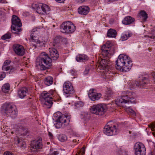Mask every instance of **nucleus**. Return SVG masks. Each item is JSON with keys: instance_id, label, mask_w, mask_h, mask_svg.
<instances>
[{"instance_id": "obj_2", "label": "nucleus", "mask_w": 155, "mask_h": 155, "mask_svg": "<svg viewBox=\"0 0 155 155\" xmlns=\"http://www.w3.org/2000/svg\"><path fill=\"white\" fill-rule=\"evenodd\" d=\"M136 94L131 91H122L120 97L117 98L116 101V104L119 106L127 107L124 105L126 103H136Z\"/></svg>"}, {"instance_id": "obj_48", "label": "nucleus", "mask_w": 155, "mask_h": 155, "mask_svg": "<svg viewBox=\"0 0 155 155\" xmlns=\"http://www.w3.org/2000/svg\"><path fill=\"white\" fill-rule=\"evenodd\" d=\"M48 134L49 136L50 139H51L53 138V135L50 132H49Z\"/></svg>"}, {"instance_id": "obj_22", "label": "nucleus", "mask_w": 155, "mask_h": 155, "mask_svg": "<svg viewBox=\"0 0 155 155\" xmlns=\"http://www.w3.org/2000/svg\"><path fill=\"white\" fill-rule=\"evenodd\" d=\"M78 12L80 14L86 15L87 13V6L83 5L80 6L78 9Z\"/></svg>"}, {"instance_id": "obj_28", "label": "nucleus", "mask_w": 155, "mask_h": 155, "mask_svg": "<svg viewBox=\"0 0 155 155\" xmlns=\"http://www.w3.org/2000/svg\"><path fill=\"white\" fill-rule=\"evenodd\" d=\"M87 57V56L86 55H85L84 54H80L76 56V59L78 62H83L86 60Z\"/></svg>"}, {"instance_id": "obj_31", "label": "nucleus", "mask_w": 155, "mask_h": 155, "mask_svg": "<svg viewBox=\"0 0 155 155\" xmlns=\"http://www.w3.org/2000/svg\"><path fill=\"white\" fill-rule=\"evenodd\" d=\"M10 89V85L8 83L4 84L2 87V90L5 93H7Z\"/></svg>"}, {"instance_id": "obj_52", "label": "nucleus", "mask_w": 155, "mask_h": 155, "mask_svg": "<svg viewBox=\"0 0 155 155\" xmlns=\"http://www.w3.org/2000/svg\"><path fill=\"white\" fill-rule=\"evenodd\" d=\"M114 21V20L113 19H111L109 21V22L110 24H111L113 23V21Z\"/></svg>"}, {"instance_id": "obj_42", "label": "nucleus", "mask_w": 155, "mask_h": 155, "mask_svg": "<svg viewBox=\"0 0 155 155\" xmlns=\"http://www.w3.org/2000/svg\"><path fill=\"white\" fill-rule=\"evenodd\" d=\"M5 72H2L0 74V81L2 80L3 78H5Z\"/></svg>"}, {"instance_id": "obj_61", "label": "nucleus", "mask_w": 155, "mask_h": 155, "mask_svg": "<svg viewBox=\"0 0 155 155\" xmlns=\"http://www.w3.org/2000/svg\"><path fill=\"white\" fill-rule=\"evenodd\" d=\"M88 32L89 33V32H90V31H88Z\"/></svg>"}, {"instance_id": "obj_43", "label": "nucleus", "mask_w": 155, "mask_h": 155, "mask_svg": "<svg viewBox=\"0 0 155 155\" xmlns=\"http://www.w3.org/2000/svg\"><path fill=\"white\" fill-rule=\"evenodd\" d=\"M61 41L62 42L66 44L67 43V40L66 38H63L61 37Z\"/></svg>"}, {"instance_id": "obj_54", "label": "nucleus", "mask_w": 155, "mask_h": 155, "mask_svg": "<svg viewBox=\"0 0 155 155\" xmlns=\"http://www.w3.org/2000/svg\"><path fill=\"white\" fill-rule=\"evenodd\" d=\"M87 74V71H86V69L84 71V74L85 75H86Z\"/></svg>"}, {"instance_id": "obj_16", "label": "nucleus", "mask_w": 155, "mask_h": 155, "mask_svg": "<svg viewBox=\"0 0 155 155\" xmlns=\"http://www.w3.org/2000/svg\"><path fill=\"white\" fill-rule=\"evenodd\" d=\"M94 89H91L90 90L88 93L89 98L92 101L98 100L101 96L100 93H96L94 92Z\"/></svg>"}, {"instance_id": "obj_50", "label": "nucleus", "mask_w": 155, "mask_h": 155, "mask_svg": "<svg viewBox=\"0 0 155 155\" xmlns=\"http://www.w3.org/2000/svg\"><path fill=\"white\" fill-rule=\"evenodd\" d=\"M85 1L86 0H76V2L77 3H82Z\"/></svg>"}, {"instance_id": "obj_21", "label": "nucleus", "mask_w": 155, "mask_h": 155, "mask_svg": "<svg viewBox=\"0 0 155 155\" xmlns=\"http://www.w3.org/2000/svg\"><path fill=\"white\" fill-rule=\"evenodd\" d=\"M135 21V19L130 16L126 17L122 21V23L124 25H128L132 24Z\"/></svg>"}, {"instance_id": "obj_56", "label": "nucleus", "mask_w": 155, "mask_h": 155, "mask_svg": "<svg viewBox=\"0 0 155 155\" xmlns=\"http://www.w3.org/2000/svg\"><path fill=\"white\" fill-rule=\"evenodd\" d=\"M32 45L33 46H34L35 47V48H36V45H35V44H34L33 43H32Z\"/></svg>"}, {"instance_id": "obj_55", "label": "nucleus", "mask_w": 155, "mask_h": 155, "mask_svg": "<svg viewBox=\"0 0 155 155\" xmlns=\"http://www.w3.org/2000/svg\"><path fill=\"white\" fill-rule=\"evenodd\" d=\"M4 2V0H0V3H3Z\"/></svg>"}, {"instance_id": "obj_20", "label": "nucleus", "mask_w": 155, "mask_h": 155, "mask_svg": "<svg viewBox=\"0 0 155 155\" xmlns=\"http://www.w3.org/2000/svg\"><path fill=\"white\" fill-rule=\"evenodd\" d=\"M28 89L26 87H24L21 88L18 91V96L21 98H24L28 92Z\"/></svg>"}, {"instance_id": "obj_40", "label": "nucleus", "mask_w": 155, "mask_h": 155, "mask_svg": "<svg viewBox=\"0 0 155 155\" xmlns=\"http://www.w3.org/2000/svg\"><path fill=\"white\" fill-rule=\"evenodd\" d=\"M119 153L120 155H127V152L125 150H120Z\"/></svg>"}, {"instance_id": "obj_13", "label": "nucleus", "mask_w": 155, "mask_h": 155, "mask_svg": "<svg viewBox=\"0 0 155 155\" xmlns=\"http://www.w3.org/2000/svg\"><path fill=\"white\" fill-rule=\"evenodd\" d=\"M110 122H109L107 123V125L104 127L103 130L104 134L108 136L116 135L119 132L118 130L117 129L116 125L114 124L110 125Z\"/></svg>"}, {"instance_id": "obj_30", "label": "nucleus", "mask_w": 155, "mask_h": 155, "mask_svg": "<svg viewBox=\"0 0 155 155\" xmlns=\"http://www.w3.org/2000/svg\"><path fill=\"white\" fill-rule=\"evenodd\" d=\"M58 140L61 142H64L67 139V136L64 134H60L58 135Z\"/></svg>"}, {"instance_id": "obj_6", "label": "nucleus", "mask_w": 155, "mask_h": 155, "mask_svg": "<svg viewBox=\"0 0 155 155\" xmlns=\"http://www.w3.org/2000/svg\"><path fill=\"white\" fill-rule=\"evenodd\" d=\"M150 83V78L148 74L143 76L140 79L139 82L132 83L130 85L131 90L137 88L139 86L142 87H146L147 85Z\"/></svg>"}, {"instance_id": "obj_26", "label": "nucleus", "mask_w": 155, "mask_h": 155, "mask_svg": "<svg viewBox=\"0 0 155 155\" xmlns=\"http://www.w3.org/2000/svg\"><path fill=\"white\" fill-rule=\"evenodd\" d=\"M16 142L18 144V146L19 147L23 148L25 147V143L21 139L17 137Z\"/></svg>"}, {"instance_id": "obj_45", "label": "nucleus", "mask_w": 155, "mask_h": 155, "mask_svg": "<svg viewBox=\"0 0 155 155\" xmlns=\"http://www.w3.org/2000/svg\"><path fill=\"white\" fill-rule=\"evenodd\" d=\"M128 108H129V107H128ZM129 111L133 115V116H136V113L132 109L129 108Z\"/></svg>"}, {"instance_id": "obj_39", "label": "nucleus", "mask_w": 155, "mask_h": 155, "mask_svg": "<svg viewBox=\"0 0 155 155\" xmlns=\"http://www.w3.org/2000/svg\"><path fill=\"white\" fill-rule=\"evenodd\" d=\"M106 95L107 97H111L113 94L112 91L110 89H107L106 91Z\"/></svg>"}, {"instance_id": "obj_27", "label": "nucleus", "mask_w": 155, "mask_h": 155, "mask_svg": "<svg viewBox=\"0 0 155 155\" xmlns=\"http://www.w3.org/2000/svg\"><path fill=\"white\" fill-rule=\"evenodd\" d=\"M11 61L10 60H6L4 62L3 65L2 67V69L3 71H7L8 70L10 69V66H7L8 65Z\"/></svg>"}, {"instance_id": "obj_46", "label": "nucleus", "mask_w": 155, "mask_h": 155, "mask_svg": "<svg viewBox=\"0 0 155 155\" xmlns=\"http://www.w3.org/2000/svg\"><path fill=\"white\" fill-rule=\"evenodd\" d=\"M85 148L84 147H83L80 149V151H79L80 153L82 155H83L85 153Z\"/></svg>"}, {"instance_id": "obj_11", "label": "nucleus", "mask_w": 155, "mask_h": 155, "mask_svg": "<svg viewBox=\"0 0 155 155\" xmlns=\"http://www.w3.org/2000/svg\"><path fill=\"white\" fill-rule=\"evenodd\" d=\"M41 97L44 101L43 105L47 106L48 108H50L53 104L52 100V94L46 91H44L41 94Z\"/></svg>"}, {"instance_id": "obj_53", "label": "nucleus", "mask_w": 155, "mask_h": 155, "mask_svg": "<svg viewBox=\"0 0 155 155\" xmlns=\"http://www.w3.org/2000/svg\"><path fill=\"white\" fill-rule=\"evenodd\" d=\"M109 0V2H113L116 1H117L118 0Z\"/></svg>"}, {"instance_id": "obj_14", "label": "nucleus", "mask_w": 155, "mask_h": 155, "mask_svg": "<svg viewBox=\"0 0 155 155\" xmlns=\"http://www.w3.org/2000/svg\"><path fill=\"white\" fill-rule=\"evenodd\" d=\"M134 150L136 155H145L146 149L144 145L141 142L136 143L134 146Z\"/></svg>"}, {"instance_id": "obj_23", "label": "nucleus", "mask_w": 155, "mask_h": 155, "mask_svg": "<svg viewBox=\"0 0 155 155\" xmlns=\"http://www.w3.org/2000/svg\"><path fill=\"white\" fill-rule=\"evenodd\" d=\"M138 17L139 18H142L143 20L145 21L147 18V14L145 11L142 10L139 12L138 15Z\"/></svg>"}, {"instance_id": "obj_41", "label": "nucleus", "mask_w": 155, "mask_h": 155, "mask_svg": "<svg viewBox=\"0 0 155 155\" xmlns=\"http://www.w3.org/2000/svg\"><path fill=\"white\" fill-rule=\"evenodd\" d=\"M28 133V131L27 129H22V132L21 134L23 136H25Z\"/></svg>"}, {"instance_id": "obj_36", "label": "nucleus", "mask_w": 155, "mask_h": 155, "mask_svg": "<svg viewBox=\"0 0 155 155\" xmlns=\"http://www.w3.org/2000/svg\"><path fill=\"white\" fill-rule=\"evenodd\" d=\"M11 34L9 33H8L5 35H3L2 37V39L3 40H5L6 39H9L11 38Z\"/></svg>"}, {"instance_id": "obj_51", "label": "nucleus", "mask_w": 155, "mask_h": 155, "mask_svg": "<svg viewBox=\"0 0 155 155\" xmlns=\"http://www.w3.org/2000/svg\"><path fill=\"white\" fill-rule=\"evenodd\" d=\"M65 0H55L56 1L59 3L63 2Z\"/></svg>"}, {"instance_id": "obj_57", "label": "nucleus", "mask_w": 155, "mask_h": 155, "mask_svg": "<svg viewBox=\"0 0 155 155\" xmlns=\"http://www.w3.org/2000/svg\"><path fill=\"white\" fill-rule=\"evenodd\" d=\"M90 10L88 6V13L89 12V11Z\"/></svg>"}, {"instance_id": "obj_47", "label": "nucleus", "mask_w": 155, "mask_h": 155, "mask_svg": "<svg viewBox=\"0 0 155 155\" xmlns=\"http://www.w3.org/2000/svg\"><path fill=\"white\" fill-rule=\"evenodd\" d=\"M37 32V28H35L32 30L31 33H33L34 34V35H35L36 34V32Z\"/></svg>"}, {"instance_id": "obj_29", "label": "nucleus", "mask_w": 155, "mask_h": 155, "mask_svg": "<svg viewBox=\"0 0 155 155\" xmlns=\"http://www.w3.org/2000/svg\"><path fill=\"white\" fill-rule=\"evenodd\" d=\"M53 79L51 76H48L45 79V83L48 86L51 85L53 82Z\"/></svg>"}, {"instance_id": "obj_59", "label": "nucleus", "mask_w": 155, "mask_h": 155, "mask_svg": "<svg viewBox=\"0 0 155 155\" xmlns=\"http://www.w3.org/2000/svg\"><path fill=\"white\" fill-rule=\"evenodd\" d=\"M129 133H130H130H131V132H130V131H129Z\"/></svg>"}, {"instance_id": "obj_38", "label": "nucleus", "mask_w": 155, "mask_h": 155, "mask_svg": "<svg viewBox=\"0 0 155 155\" xmlns=\"http://www.w3.org/2000/svg\"><path fill=\"white\" fill-rule=\"evenodd\" d=\"M150 127L152 131H153L152 133L153 135L155 136V124H150Z\"/></svg>"}, {"instance_id": "obj_24", "label": "nucleus", "mask_w": 155, "mask_h": 155, "mask_svg": "<svg viewBox=\"0 0 155 155\" xmlns=\"http://www.w3.org/2000/svg\"><path fill=\"white\" fill-rule=\"evenodd\" d=\"M117 34L116 30L110 28L108 30L107 36L109 38H115L116 37Z\"/></svg>"}, {"instance_id": "obj_5", "label": "nucleus", "mask_w": 155, "mask_h": 155, "mask_svg": "<svg viewBox=\"0 0 155 155\" xmlns=\"http://www.w3.org/2000/svg\"><path fill=\"white\" fill-rule=\"evenodd\" d=\"M1 111L7 116L14 119L17 116L18 111L16 106L14 104L6 103L1 107Z\"/></svg>"}, {"instance_id": "obj_1", "label": "nucleus", "mask_w": 155, "mask_h": 155, "mask_svg": "<svg viewBox=\"0 0 155 155\" xmlns=\"http://www.w3.org/2000/svg\"><path fill=\"white\" fill-rule=\"evenodd\" d=\"M117 69L123 72L129 71L132 65V61L128 56L124 54H120L116 61Z\"/></svg>"}, {"instance_id": "obj_34", "label": "nucleus", "mask_w": 155, "mask_h": 155, "mask_svg": "<svg viewBox=\"0 0 155 155\" xmlns=\"http://www.w3.org/2000/svg\"><path fill=\"white\" fill-rule=\"evenodd\" d=\"M87 114L86 112H82L81 114V119L84 120V123L85 124H87Z\"/></svg>"}, {"instance_id": "obj_49", "label": "nucleus", "mask_w": 155, "mask_h": 155, "mask_svg": "<svg viewBox=\"0 0 155 155\" xmlns=\"http://www.w3.org/2000/svg\"><path fill=\"white\" fill-rule=\"evenodd\" d=\"M3 155H12V154L9 152H5L4 153Z\"/></svg>"}, {"instance_id": "obj_12", "label": "nucleus", "mask_w": 155, "mask_h": 155, "mask_svg": "<svg viewBox=\"0 0 155 155\" xmlns=\"http://www.w3.org/2000/svg\"><path fill=\"white\" fill-rule=\"evenodd\" d=\"M32 8L35 9L37 12L40 14H47L50 11L49 7L45 4H42L38 5L34 4L32 5Z\"/></svg>"}, {"instance_id": "obj_15", "label": "nucleus", "mask_w": 155, "mask_h": 155, "mask_svg": "<svg viewBox=\"0 0 155 155\" xmlns=\"http://www.w3.org/2000/svg\"><path fill=\"white\" fill-rule=\"evenodd\" d=\"M63 92L67 97L71 96L74 93V90L72 84L69 82H65L63 84Z\"/></svg>"}, {"instance_id": "obj_37", "label": "nucleus", "mask_w": 155, "mask_h": 155, "mask_svg": "<svg viewBox=\"0 0 155 155\" xmlns=\"http://www.w3.org/2000/svg\"><path fill=\"white\" fill-rule=\"evenodd\" d=\"M84 104L83 102L81 101H78L75 104V106L77 108H79L82 107Z\"/></svg>"}, {"instance_id": "obj_18", "label": "nucleus", "mask_w": 155, "mask_h": 155, "mask_svg": "<svg viewBox=\"0 0 155 155\" xmlns=\"http://www.w3.org/2000/svg\"><path fill=\"white\" fill-rule=\"evenodd\" d=\"M42 139L39 138L37 140H33L31 143V147L33 149H41L42 147V144L41 143Z\"/></svg>"}, {"instance_id": "obj_3", "label": "nucleus", "mask_w": 155, "mask_h": 155, "mask_svg": "<svg viewBox=\"0 0 155 155\" xmlns=\"http://www.w3.org/2000/svg\"><path fill=\"white\" fill-rule=\"evenodd\" d=\"M112 45V43L110 41H107L106 44L103 45L101 48V54L104 58H101V61L97 63L96 65L97 67L98 66V68L100 69H103L106 71H109V69L110 68V67L108 65L109 61L107 60L106 58L105 59L104 58L107 56L109 53L108 49Z\"/></svg>"}, {"instance_id": "obj_25", "label": "nucleus", "mask_w": 155, "mask_h": 155, "mask_svg": "<svg viewBox=\"0 0 155 155\" xmlns=\"http://www.w3.org/2000/svg\"><path fill=\"white\" fill-rule=\"evenodd\" d=\"M30 39L31 42H35L37 44L40 43V41L38 40V37L34 35V34L33 33H31Z\"/></svg>"}, {"instance_id": "obj_35", "label": "nucleus", "mask_w": 155, "mask_h": 155, "mask_svg": "<svg viewBox=\"0 0 155 155\" xmlns=\"http://www.w3.org/2000/svg\"><path fill=\"white\" fill-rule=\"evenodd\" d=\"M61 36H57L55 37L54 40V43L55 44L59 43L61 42Z\"/></svg>"}, {"instance_id": "obj_4", "label": "nucleus", "mask_w": 155, "mask_h": 155, "mask_svg": "<svg viewBox=\"0 0 155 155\" xmlns=\"http://www.w3.org/2000/svg\"><path fill=\"white\" fill-rule=\"evenodd\" d=\"M36 66L41 70L49 69L52 65L51 59L48 54L42 52L36 59Z\"/></svg>"}, {"instance_id": "obj_8", "label": "nucleus", "mask_w": 155, "mask_h": 155, "mask_svg": "<svg viewBox=\"0 0 155 155\" xmlns=\"http://www.w3.org/2000/svg\"><path fill=\"white\" fill-rule=\"evenodd\" d=\"M107 109V105L105 104H102L93 106L90 108V110L92 113L102 115L105 113Z\"/></svg>"}, {"instance_id": "obj_7", "label": "nucleus", "mask_w": 155, "mask_h": 155, "mask_svg": "<svg viewBox=\"0 0 155 155\" xmlns=\"http://www.w3.org/2000/svg\"><path fill=\"white\" fill-rule=\"evenodd\" d=\"M12 32L15 34H18L21 31L20 27L22 25V23L20 19L17 16L14 15L12 16Z\"/></svg>"}, {"instance_id": "obj_19", "label": "nucleus", "mask_w": 155, "mask_h": 155, "mask_svg": "<svg viewBox=\"0 0 155 155\" xmlns=\"http://www.w3.org/2000/svg\"><path fill=\"white\" fill-rule=\"evenodd\" d=\"M50 58L51 60H55L59 57V54L57 50L54 48H49Z\"/></svg>"}, {"instance_id": "obj_17", "label": "nucleus", "mask_w": 155, "mask_h": 155, "mask_svg": "<svg viewBox=\"0 0 155 155\" xmlns=\"http://www.w3.org/2000/svg\"><path fill=\"white\" fill-rule=\"evenodd\" d=\"M13 48L15 53L18 55L22 56L25 52L24 49L21 45L19 44L15 45L13 46Z\"/></svg>"}, {"instance_id": "obj_9", "label": "nucleus", "mask_w": 155, "mask_h": 155, "mask_svg": "<svg viewBox=\"0 0 155 155\" xmlns=\"http://www.w3.org/2000/svg\"><path fill=\"white\" fill-rule=\"evenodd\" d=\"M76 29V27L74 24L70 21L64 22L60 27V31L63 33H71L73 32Z\"/></svg>"}, {"instance_id": "obj_32", "label": "nucleus", "mask_w": 155, "mask_h": 155, "mask_svg": "<svg viewBox=\"0 0 155 155\" xmlns=\"http://www.w3.org/2000/svg\"><path fill=\"white\" fill-rule=\"evenodd\" d=\"M132 35V34L131 33H129L128 34L123 33L121 35V39L122 41H125L131 37Z\"/></svg>"}, {"instance_id": "obj_58", "label": "nucleus", "mask_w": 155, "mask_h": 155, "mask_svg": "<svg viewBox=\"0 0 155 155\" xmlns=\"http://www.w3.org/2000/svg\"><path fill=\"white\" fill-rule=\"evenodd\" d=\"M2 12L1 11H0V16L1 15H2Z\"/></svg>"}, {"instance_id": "obj_10", "label": "nucleus", "mask_w": 155, "mask_h": 155, "mask_svg": "<svg viewBox=\"0 0 155 155\" xmlns=\"http://www.w3.org/2000/svg\"><path fill=\"white\" fill-rule=\"evenodd\" d=\"M70 117L69 116L62 115L59 116L56 120V123L54 124L56 128H59L62 126L63 127L67 126L70 121Z\"/></svg>"}, {"instance_id": "obj_44", "label": "nucleus", "mask_w": 155, "mask_h": 155, "mask_svg": "<svg viewBox=\"0 0 155 155\" xmlns=\"http://www.w3.org/2000/svg\"><path fill=\"white\" fill-rule=\"evenodd\" d=\"M70 72L72 75L74 76H76L77 74L76 72L74 70H70Z\"/></svg>"}, {"instance_id": "obj_33", "label": "nucleus", "mask_w": 155, "mask_h": 155, "mask_svg": "<svg viewBox=\"0 0 155 155\" xmlns=\"http://www.w3.org/2000/svg\"><path fill=\"white\" fill-rule=\"evenodd\" d=\"M144 37L145 38L149 37L151 39H155V26L153 28L151 34L149 35H145Z\"/></svg>"}, {"instance_id": "obj_60", "label": "nucleus", "mask_w": 155, "mask_h": 155, "mask_svg": "<svg viewBox=\"0 0 155 155\" xmlns=\"http://www.w3.org/2000/svg\"><path fill=\"white\" fill-rule=\"evenodd\" d=\"M55 45L54 44L53 45H54V46H55Z\"/></svg>"}]
</instances>
